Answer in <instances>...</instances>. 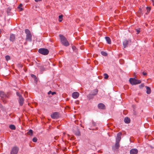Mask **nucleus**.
Returning <instances> with one entry per match:
<instances>
[{
  "mask_svg": "<svg viewBox=\"0 0 154 154\" xmlns=\"http://www.w3.org/2000/svg\"><path fill=\"white\" fill-rule=\"evenodd\" d=\"M5 59L7 61H8L10 59V57L8 55H6L5 56Z\"/></svg>",
  "mask_w": 154,
  "mask_h": 154,
  "instance_id": "27",
  "label": "nucleus"
},
{
  "mask_svg": "<svg viewBox=\"0 0 154 154\" xmlns=\"http://www.w3.org/2000/svg\"><path fill=\"white\" fill-rule=\"evenodd\" d=\"M94 95H93V94H89L88 96V98L89 99H91V98H92L93 96H94Z\"/></svg>",
  "mask_w": 154,
  "mask_h": 154,
  "instance_id": "25",
  "label": "nucleus"
},
{
  "mask_svg": "<svg viewBox=\"0 0 154 154\" xmlns=\"http://www.w3.org/2000/svg\"><path fill=\"white\" fill-rule=\"evenodd\" d=\"M51 93L52 95H54V94L55 93V92H51Z\"/></svg>",
  "mask_w": 154,
  "mask_h": 154,
  "instance_id": "39",
  "label": "nucleus"
},
{
  "mask_svg": "<svg viewBox=\"0 0 154 154\" xmlns=\"http://www.w3.org/2000/svg\"><path fill=\"white\" fill-rule=\"evenodd\" d=\"M63 15H61L59 16V22H61L63 20Z\"/></svg>",
  "mask_w": 154,
  "mask_h": 154,
  "instance_id": "19",
  "label": "nucleus"
},
{
  "mask_svg": "<svg viewBox=\"0 0 154 154\" xmlns=\"http://www.w3.org/2000/svg\"><path fill=\"white\" fill-rule=\"evenodd\" d=\"M124 122L126 123H129L130 122V120L128 117H125L124 119Z\"/></svg>",
  "mask_w": 154,
  "mask_h": 154,
  "instance_id": "18",
  "label": "nucleus"
},
{
  "mask_svg": "<svg viewBox=\"0 0 154 154\" xmlns=\"http://www.w3.org/2000/svg\"><path fill=\"white\" fill-rule=\"evenodd\" d=\"M0 97L1 98L2 100L4 103L7 102V101L5 100L6 98H9L10 97L9 96L8 94H6L4 91H0Z\"/></svg>",
  "mask_w": 154,
  "mask_h": 154,
  "instance_id": "3",
  "label": "nucleus"
},
{
  "mask_svg": "<svg viewBox=\"0 0 154 154\" xmlns=\"http://www.w3.org/2000/svg\"><path fill=\"white\" fill-rule=\"evenodd\" d=\"M101 54L102 55H103V56H106L107 55V54L105 52L103 51H101Z\"/></svg>",
  "mask_w": 154,
  "mask_h": 154,
  "instance_id": "24",
  "label": "nucleus"
},
{
  "mask_svg": "<svg viewBox=\"0 0 154 154\" xmlns=\"http://www.w3.org/2000/svg\"><path fill=\"white\" fill-rule=\"evenodd\" d=\"M104 78L106 79H107L108 78V75L106 73H105L104 74Z\"/></svg>",
  "mask_w": 154,
  "mask_h": 154,
  "instance_id": "29",
  "label": "nucleus"
},
{
  "mask_svg": "<svg viewBox=\"0 0 154 154\" xmlns=\"http://www.w3.org/2000/svg\"><path fill=\"white\" fill-rule=\"evenodd\" d=\"M22 4H20V5L18 6V8L20 9V11H21L23 10V9L22 8H21L22 6Z\"/></svg>",
  "mask_w": 154,
  "mask_h": 154,
  "instance_id": "23",
  "label": "nucleus"
},
{
  "mask_svg": "<svg viewBox=\"0 0 154 154\" xmlns=\"http://www.w3.org/2000/svg\"><path fill=\"white\" fill-rule=\"evenodd\" d=\"M2 106V105L0 104V107Z\"/></svg>",
  "mask_w": 154,
  "mask_h": 154,
  "instance_id": "42",
  "label": "nucleus"
},
{
  "mask_svg": "<svg viewBox=\"0 0 154 154\" xmlns=\"http://www.w3.org/2000/svg\"><path fill=\"white\" fill-rule=\"evenodd\" d=\"M72 97L74 99L78 98L79 96V94L77 92H75L72 94Z\"/></svg>",
  "mask_w": 154,
  "mask_h": 154,
  "instance_id": "10",
  "label": "nucleus"
},
{
  "mask_svg": "<svg viewBox=\"0 0 154 154\" xmlns=\"http://www.w3.org/2000/svg\"><path fill=\"white\" fill-rule=\"evenodd\" d=\"M146 10L147 12H149L151 10V8L150 7H146Z\"/></svg>",
  "mask_w": 154,
  "mask_h": 154,
  "instance_id": "30",
  "label": "nucleus"
},
{
  "mask_svg": "<svg viewBox=\"0 0 154 154\" xmlns=\"http://www.w3.org/2000/svg\"><path fill=\"white\" fill-rule=\"evenodd\" d=\"M72 48L73 49V50L74 49V48H75V47L74 46H73L72 47Z\"/></svg>",
  "mask_w": 154,
  "mask_h": 154,
  "instance_id": "40",
  "label": "nucleus"
},
{
  "mask_svg": "<svg viewBox=\"0 0 154 154\" xmlns=\"http://www.w3.org/2000/svg\"><path fill=\"white\" fill-rule=\"evenodd\" d=\"M122 134L121 132L118 133L116 137V141L117 142H120L121 139V137Z\"/></svg>",
  "mask_w": 154,
  "mask_h": 154,
  "instance_id": "9",
  "label": "nucleus"
},
{
  "mask_svg": "<svg viewBox=\"0 0 154 154\" xmlns=\"http://www.w3.org/2000/svg\"><path fill=\"white\" fill-rule=\"evenodd\" d=\"M27 134L29 135L30 136H32L33 134V131L32 130L30 129L29 131L28 132Z\"/></svg>",
  "mask_w": 154,
  "mask_h": 154,
  "instance_id": "21",
  "label": "nucleus"
},
{
  "mask_svg": "<svg viewBox=\"0 0 154 154\" xmlns=\"http://www.w3.org/2000/svg\"><path fill=\"white\" fill-rule=\"evenodd\" d=\"M17 95L19 97V102L20 106H22L23 105L24 102V99L22 97L21 95L20 94V93L17 92L16 93Z\"/></svg>",
  "mask_w": 154,
  "mask_h": 154,
  "instance_id": "7",
  "label": "nucleus"
},
{
  "mask_svg": "<svg viewBox=\"0 0 154 154\" xmlns=\"http://www.w3.org/2000/svg\"><path fill=\"white\" fill-rule=\"evenodd\" d=\"M140 29H136V30L137 32V34H138L139 33V32H140Z\"/></svg>",
  "mask_w": 154,
  "mask_h": 154,
  "instance_id": "31",
  "label": "nucleus"
},
{
  "mask_svg": "<svg viewBox=\"0 0 154 154\" xmlns=\"http://www.w3.org/2000/svg\"><path fill=\"white\" fill-rule=\"evenodd\" d=\"M51 93V91H50L48 93V94H50Z\"/></svg>",
  "mask_w": 154,
  "mask_h": 154,
  "instance_id": "36",
  "label": "nucleus"
},
{
  "mask_svg": "<svg viewBox=\"0 0 154 154\" xmlns=\"http://www.w3.org/2000/svg\"><path fill=\"white\" fill-rule=\"evenodd\" d=\"M128 43V41L127 40H125L123 42V45L124 48H125L127 47Z\"/></svg>",
  "mask_w": 154,
  "mask_h": 154,
  "instance_id": "16",
  "label": "nucleus"
},
{
  "mask_svg": "<svg viewBox=\"0 0 154 154\" xmlns=\"http://www.w3.org/2000/svg\"><path fill=\"white\" fill-rule=\"evenodd\" d=\"M31 76L32 77H35V76L34 75H33V74H32L31 75Z\"/></svg>",
  "mask_w": 154,
  "mask_h": 154,
  "instance_id": "35",
  "label": "nucleus"
},
{
  "mask_svg": "<svg viewBox=\"0 0 154 154\" xmlns=\"http://www.w3.org/2000/svg\"><path fill=\"white\" fill-rule=\"evenodd\" d=\"M58 114L57 112H55L51 115V117L53 119H57L58 118Z\"/></svg>",
  "mask_w": 154,
  "mask_h": 154,
  "instance_id": "8",
  "label": "nucleus"
},
{
  "mask_svg": "<svg viewBox=\"0 0 154 154\" xmlns=\"http://www.w3.org/2000/svg\"><path fill=\"white\" fill-rule=\"evenodd\" d=\"M25 32L26 35V41L31 42L32 40V35L30 31L28 29H26L25 30Z\"/></svg>",
  "mask_w": 154,
  "mask_h": 154,
  "instance_id": "1",
  "label": "nucleus"
},
{
  "mask_svg": "<svg viewBox=\"0 0 154 154\" xmlns=\"http://www.w3.org/2000/svg\"><path fill=\"white\" fill-rule=\"evenodd\" d=\"M38 52L40 54L44 55H47L49 53V51L47 49L44 48H41L39 49Z\"/></svg>",
  "mask_w": 154,
  "mask_h": 154,
  "instance_id": "5",
  "label": "nucleus"
},
{
  "mask_svg": "<svg viewBox=\"0 0 154 154\" xmlns=\"http://www.w3.org/2000/svg\"><path fill=\"white\" fill-rule=\"evenodd\" d=\"M153 5L154 6V0H152Z\"/></svg>",
  "mask_w": 154,
  "mask_h": 154,
  "instance_id": "37",
  "label": "nucleus"
},
{
  "mask_svg": "<svg viewBox=\"0 0 154 154\" xmlns=\"http://www.w3.org/2000/svg\"><path fill=\"white\" fill-rule=\"evenodd\" d=\"M143 86V85L141 84L140 86V87L141 88V87H142Z\"/></svg>",
  "mask_w": 154,
  "mask_h": 154,
  "instance_id": "38",
  "label": "nucleus"
},
{
  "mask_svg": "<svg viewBox=\"0 0 154 154\" xmlns=\"http://www.w3.org/2000/svg\"><path fill=\"white\" fill-rule=\"evenodd\" d=\"M35 1L36 2H38L42 1V0H35Z\"/></svg>",
  "mask_w": 154,
  "mask_h": 154,
  "instance_id": "34",
  "label": "nucleus"
},
{
  "mask_svg": "<svg viewBox=\"0 0 154 154\" xmlns=\"http://www.w3.org/2000/svg\"><path fill=\"white\" fill-rule=\"evenodd\" d=\"M15 39V36L13 34H11L10 35V41L11 42H13Z\"/></svg>",
  "mask_w": 154,
  "mask_h": 154,
  "instance_id": "13",
  "label": "nucleus"
},
{
  "mask_svg": "<svg viewBox=\"0 0 154 154\" xmlns=\"http://www.w3.org/2000/svg\"><path fill=\"white\" fill-rule=\"evenodd\" d=\"M129 82L131 85H133L140 83L141 81L134 78H131L129 79Z\"/></svg>",
  "mask_w": 154,
  "mask_h": 154,
  "instance_id": "4",
  "label": "nucleus"
},
{
  "mask_svg": "<svg viewBox=\"0 0 154 154\" xmlns=\"http://www.w3.org/2000/svg\"><path fill=\"white\" fill-rule=\"evenodd\" d=\"M98 92V90L97 89H95L94 90V92L92 94H93V95H95L97 94V92Z\"/></svg>",
  "mask_w": 154,
  "mask_h": 154,
  "instance_id": "22",
  "label": "nucleus"
},
{
  "mask_svg": "<svg viewBox=\"0 0 154 154\" xmlns=\"http://www.w3.org/2000/svg\"><path fill=\"white\" fill-rule=\"evenodd\" d=\"M98 108L101 109H105L104 105L102 103H99L98 105Z\"/></svg>",
  "mask_w": 154,
  "mask_h": 154,
  "instance_id": "14",
  "label": "nucleus"
},
{
  "mask_svg": "<svg viewBox=\"0 0 154 154\" xmlns=\"http://www.w3.org/2000/svg\"><path fill=\"white\" fill-rule=\"evenodd\" d=\"M75 134L77 136H80V133L79 130H78L75 133Z\"/></svg>",
  "mask_w": 154,
  "mask_h": 154,
  "instance_id": "28",
  "label": "nucleus"
},
{
  "mask_svg": "<svg viewBox=\"0 0 154 154\" xmlns=\"http://www.w3.org/2000/svg\"><path fill=\"white\" fill-rule=\"evenodd\" d=\"M92 125L93 126H95L96 125V123L94 122L93 121H92Z\"/></svg>",
  "mask_w": 154,
  "mask_h": 154,
  "instance_id": "32",
  "label": "nucleus"
},
{
  "mask_svg": "<svg viewBox=\"0 0 154 154\" xmlns=\"http://www.w3.org/2000/svg\"><path fill=\"white\" fill-rule=\"evenodd\" d=\"M9 128L11 129L12 130H15L16 129V127H15V126L14 125H10L9 126Z\"/></svg>",
  "mask_w": 154,
  "mask_h": 154,
  "instance_id": "20",
  "label": "nucleus"
},
{
  "mask_svg": "<svg viewBox=\"0 0 154 154\" xmlns=\"http://www.w3.org/2000/svg\"><path fill=\"white\" fill-rule=\"evenodd\" d=\"M61 42L62 44L66 46H68L69 44L66 38L63 35H59Z\"/></svg>",
  "mask_w": 154,
  "mask_h": 154,
  "instance_id": "2",
  "label": "nucleus"
},
{
  "mask_svg": "<svg viewBox=\"0 0 154 154\" xmlns=\"http://www.w3.org/2000/svg\"><path fill=\"white\" fill-rule=\"evenodd\" d=\"M119 142H117L116 141V143L115 145V146L112 147L113 149H117L119 148Z\"/></svg>",
  "mask_w": 154,
  "mask_h": 154,
  "instance_id": "12",
  "label": "nucleus"
},
{
  "mask_svg": "<svg viewBox=\"0 0 154 154\" xmlns=\"http://www.w3.org/2000/svg\"><path fill=\"white\" fill-rule=\"evenodd\" d=\"M32 140L34 142H36L37 141V139L36 137H34L32 139Z\"/></svg>",
  "mask_w": 154,
  "mask_h": 154,
  "instance_id": "26",
  "label": "nucleus"
},
{
  "mask_svg": "<svg viewBox=\"0 0 154 154\" xmlns=\"http://www.w3.org/2000/svg\"><path fill=\"white\" fill-rule=\"evenodd\" d=\"M106 40L108 44H111V40L110 38L108 37H105Z\"/></svg>",
  "mask_w": 154,
  "mask_h": 154,
  "instance_id": "17",
  "label": "nucleus"
},
{
  "mask_svg": "<svg viewBox=\"0 0 154 154\" xmlns=\"http://www.w3.org/2000/svg\"><path fill=\"white\" fill-rule=\"evenodd\" d=\"M89 129L90 130H95V129H91V128H89Z\"/></svg>",
  "mask_w": 154,
  "mask_h": 154,
  "instance_id": "41",
  "label": "nucleus"
},
{
  "mask_svg": "<svg viewBox=\"0 0 154 154\" xmlns=\"http://www.w3.org/2000/svg\"><path fill=\"white\" fill-rule=\"evenodd\" d=\"M145 87L146 90V93L148 94H150L151 93V90L150 88L149 87L146 86Z\"/></svg>",
  "mask_w": 154,
  "mask_h": 154,
  "instance_id": "15",
  "label": "nucleus"
},
{
  "mask_svg": "<svg viewBox=\"0 0 154 154\" xmlns=\"http://www.w3.org/2000/svg\"><path fill=\"white\" fill-rule=\"evenodd\" d=\"M138 151L137 149H132L130 151V154H137Z\"/></svg>",
  "mask_w": 154,
  "mask_h": 154,
  "instance_id": "11",
  "label": "nucleus"
},
{
  "mask_svg": "<svg viewBox=\"0 0 154 154\" xmlns=\"http://www.w3.org/2000/svg\"><path fill=\"white\" fill-rule=\"evenodd\" d=\"M19 151V148L17 146H14L12 147L11 151L10 154H17Z\"/></svg>",
  "mask_w": 154,
  "mask_h": 154,
  "instance_id": "6",
  "label": "nucleus"
},
{
  "mask_svg": "<svg viewBox=\"0 0 154 154\" xmlns=\"http://www.w3.org/2000/svg\"><path fill=\"white\" fill-rule=\"evenodd\" d=\"M143 75H146L147 74V73L146 72H143Z\"/></svg>",
  "mask_w": 154,
  "mask_h": 154,
  "instance_id": "33",
  "label": "nucleus"
}]
</instances>
